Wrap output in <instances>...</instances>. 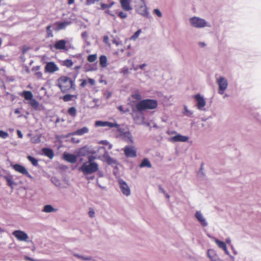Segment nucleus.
Masks as SVG:
<instances>
[{"label":"nucleus","mask_w":261,"mask_h":261,"mask_svg":"<svg viewBox=\"0 0 261 261\" xmlns=\"http://www.w3.org/2000/svg\"><path fill=\"white\" fill-rule=\"evenodd\" d=\"M99 150H103L105 152V154L103 156H108V164H111L114 163L113 159L108 155L103 147H92L91 146H85L79 149L77 152V155L79 156H85L89 154H95L98 152Z\"/></svg>","instance_id":"f257e3e1"},{"label":"nucleus","mask_w":261,"mask_h":261,"mask_svg":"<svg viewBox=\"0 0 261 261\" xmlns=\"http://www.w3.org/2000/svg\"><path fill=\"white\" fill-rule=\"evenodd\" d=\"M158 106V101L155 99H145L139 101L133 109V111L136 110L141 112L146 110H153Z\"/></svg>","instance_id":"f03ea898"},{"label":"nucleus","mask_w":261,"mask_h":261,"mask_svg":"<svg viewBox=\"0 0 261 261\" xmlns=\"http://www.w3.org/2000/svg\"><path fill=\"white\" fill-rule=\"evenodd\" d=\"M189 22L192 27L197 29L204 28L205 27L211 28V23L205 19L202 18L193 16L189 19Z\"/></svg>","instance_id":"7ed1b4c3"},{"label":"nucleus","mask_w":261,"mask_h":261,"mask_svg":"<svg viewBox=\"0 0 261 261\" xmlns=\"http://www.w3.org/2000/svg\"><path fill=\"white\" fill-rule=\"evenodd\" d=\"M79 170L84 175H89L96 172L98 170V165L96 163L85 162Z\"/></svg>","instance_id":"20e7f679"},{"label":"nucleus","mask_w":261,"mask_h":261,"mask_svg":"<svg viewBox=\"0 0 261 261\" xmlns=\"http://www.w3.org/2000/svg\"><path fill=\"white\" fill-rule=\"evenodd\" d=\"M58 87L62 92H65L68 89L71 88L73 85L72 80L67 76H62L58 79Z\"/></svg>","instance_id":"39448f33"},{"label":"nucleus","mask_w":261,"mask_h":261,"mask_svg":"<svg viewBox=\"0 0 261 261\" xmlns=\"http://www.w3.org/2000/svg\"><path fill=\"white\" fill-rule=\"evenodd\" d=\"M217 84L218 85V93L222 95L224 91L227 89L228 85L227 80L223 77L220 76L217 79Z\"/></svg>","instance_id":"423d86ee"},{"label":"nucleus","mask_w":261,"mask_h":261,"mask_svg":"<svg viewBox=\"0 0 261 261\" xmlns=\"http://www.w3.org/2000/svg\"><path fill=\"white\" fill-rule=\"evenodd\" d=\"M118 183L122 193L125 196H129L131 194V190L127 184L123 179H119Z\"/></svg>","instance_id":"0eeeda50"},{"label":"nucleus","mask_w":261,"mask_h":261,"mask_svg":"<svg viewBox=\"0 0 261 261\" xmlns=\"http://www.w3.org/2000/svg\"><path fill=\"white\" fill-rule=\"evenodd\" d=\"M194 98L196 101L197 108L200 111H205L206 101L204 98L200 94H197L194 96Z\"/></svg>","instance_id":"6e6552de"},{"label":"nucleus","mask_w":261,"mask_h":261,"mask_svg":"<svg viewBox=\"0 0 261 261\" xmlns=\"http://www.w3.org/2000/svg\"><path fill=\"white\" fill-rule=\"evenodd\" d=\"M11 166L15 171L20 173L23 175L27 176L29 178L32 179L33 176L29 173L27 169L22 165L16 164L12 165Z\"/></svg>","instance_id":"1a4fd4ad"},{"label":"nucleus","mask_w":261,"mask_h":261,"mask_svg":"<svg viewBox=\"0 0 261 261\" xmlns=\"http://www.w3.org/2000/svg\"><path fill=\"white\" fill-rule=\"evenodd\" d=\"M12 234L19 241L28 242V235L23 231L15 230L12 232Z\"/></svg>","instance_id":"9d476101"},{"label":"nucleus","mask_w":261,"mask_h":261,"mask_svg":"<svg viewBox=\"0 0 261 261\" xmlns=\"http://www.w3.org/2000/svg\"><path fill=\"white\" fill-rule=\"evenodd\" d=\"M195 217L197 221L203 227H206L208 225L207 221L203 214L200 211H196L195 214Z\"/></svg>","instance_id":"9b49d317"},{"label":"nucleus","mask_w":261,"mask_h":261,"mask_svg":"<svg viewBox=\"0 0 261 261\" xmlns=\"http://www.w3.org/2000/svg\"><path fill=\"white\" fill-rule=\"evenodd\" d=\"M207 256L208 257L210 261H224L221 259L216 251L212 249H208L207 251Z\"/></svg>","instance_id":"f8f14e48"},{"label":"nucleus","mask_w":261,"mask_h":261,"mask_svg":"<svg viewBox=\"0 0 261 261\" xmlns=\"http://www.w3.org/2000/svg\"><path fill=\"white\" fill-rule=\"evenodd\" d=\"M123 150L127 157L135 158L137 156L136 150L134 146H126Z\"/></svg>","instance_id":"ddd939ff"},{"label":"nucleus","mask_w":261,"mask_h":261,"mask_svg":"<svg viewBox=\"0 0 261 261\" xmlns=\"http://www.w3.org/2000/svg\"><path fill=\"white\" fill-rule=\"evenodd\" d=\"M117 136L122 140L127 142L133 143V137L130 132H118Z\"/></svg>","instance_id":"4468645a"},{"label":"nucleus","mask_w":261,"mask_h":261,"mask_svg":"<svg viewBox=\"0 0 261 261\" xmlns=\"http://www.w3.org/2000/svg\"><path fill=\"white\" fill-rule=\"evenodd\" d=\"M59 70L57 65L53 62H49L46 63L45 67V72L54 73Z\"/></svg>","instance_id":"2eb2a0df"},{"label":"nucleus","mask_w":261,"mask_h":261,"mask_svg":"<svg viewBox=\"0 0 261 261\" xmlns=\"http://www.w3.org/2000/svg\"><path fill=\"white\" fill-rule=\"evenodd\" d=\"M95 125L97 127H105V126H108L110 128H112L113 127H118V125L117 123H112L108 121H96L95 122Z\"/></svg>","instance_id":"dca6fc26"},{"label":"nucleus","mask_w":261,"mask_h":261,"mask_svg":"<svg viewBox=\"0 0 261 261\" xmlns=\"http://www.w3.org/2000/svg\"><path fill=\"white\" fill-rule=\"evenodd\" d=\"M63 159L67 162L70 163H74L77 160V157L76 155L67 152L64 153Z\"/></svg>","instance_id":"f3484780"},{"label":"nucleus","mask_w":261,"mask_h":261,"mask_svg":"<svg viewBox=\"0 0 261 261\" xmlns=\"http://www.w3.org/2000/svg\"><path fill=\"white\" fill-rule=\"evenodd\" d=\"M71 23L70 21H66L63 22H57L56 23V27L54 28L55 31H59L64 29L67 26Z\"/></svg>","instance_id":"a211bd4d"},{"label":"nucleus","mask_w":261,"mask_h":261,"mask_svg":"<svg viewBox=\"0 0 261 261\" xmlns=\"http://www.w3.org/2000/svg\"><path fill=\"white\" fill-rule=\"evenodd\" d=\"M188 139V137L177 135L171 138L170 140L172 142H186Z\"/></svg>","instance_id":"6ab92c4d"},{"label":"nucleus","mask_w":261,"mask_h":261,"mask_svg":"<svg viewBox=\"0 0 261 261\" xmlns=\"http://www.w3.org/2000/svg\"><path fill=\"white\" fill-rule=\"evenodd\" d=\"M120 3L122 8L126 11L132 10V8L130 5V0H120Z\"/></svg>","instance_id":"aec40b11"},{"label":"nucleus","mask_w":261,"mask_h":261,"mask_svg":"<svg viewBox=\"0 0 261 261\" xmlns=\"http://www.w3.org/2000/svg\"><path fill=\"white\" fill-rule=\"evenodd\" d=\"M66 41L65 40L57 41L54 44V47L57 49H64L66 48Z\"/></svg>","instance_id":"412c9836"},{"label":"nucleus","mask_w":261,"mask_h":261,"mask_svg":"<svg viewBox=\"0 0 261 261\" xmlns=\"http://www.w3.org/2000/svg\"><path fill=\"white\" fill-rule=\"evenodd\" d=\"M58 211L57 208L53 207L50 204L45 205L42 210V212L45 213H55Z\"/></svg>","instance_id":"4be33fe9"},{"label":"nucleus","mask_w":261,"mask_h":261,"mask_svg":"<svg viewBox=\"0 0 261 261\" xmlns=\"http://www.w3.org/2000/svg\"><path fill=\"white\" fill-rule=\"evenodd\" d=\"M138 13L143 16H145V17L148 16L149 12L148 11L147 7L145 5L141 6L139 7V8L138 9Z\"/></svg>","instance_id":"5701e85b"},{"label":"nucleus","mask_w":261,"mask_h":261,"mask_svg":"<svg viewBox=\"0 0 261 261\" xmlns=\"http://www.w3.org/2000/svg\"><path fill=\"white\" fill-rule=\"evenodd\" d=\"M21 95L24 98L25 100H30L33 98V95L31 91H23Z\"/></svg>","instance_id":"b1692460"},{"label":"nucleus","mask_w":261,"mask_h":261,"mask_svg":"<svg viewBox=\"0 0 261 261\" xmlns=\"http://www.w3.org/2000/svg\"><path fill=\"white\" fill-rule=\"evenodd\" d=\"M42 151L43 153L49 159H51L53 158L54 156V152L53 150L49 148H43L42 149Z\"/></svg>","instance_id":"393cba45"},{"label":"nucleus","mask_w":261,"mask_h":261,"mask_svg":"<svg viewBox=\"0 0 261 261\" xmlns=\"http://www.w3.org/2000/svg\"><path fill=\"white\" fill-rule=\"evenodd\" d=\"M99 64L102 68L107 66V58L105 55H101L99 58Z\"/></svg>","instance_id":"a878e982"},{"label":"nucleus","mask_w":261,"mask_h":261,"mask_svg":"<svg viewBox=\"0 0 261 261\" xmlns=\"http://www.w3.org/2000/svg\"><path fill=\"white\" fill-rule=\"evenodd\" d=\"M140 168H144V167H148V168H151V164L148 159L145 158L144 159L141 163L139 165Z\"/></svg>","instance_id":"bb28decb"},{"label":"nucleus","mask_w":261,"mask_h":261,"mask_svg":"<svg viewBox=\"0 0 261 261\" xmlns=\"http://www.w3.org/2000/svg\"><path fill=\"white\" fill-rule=\"evenodd\" d=\"M67 113L71 117L74 118L76 116L77 111L75 107H72L68 109Z\"/></svg>","instance_id":"cd10ccee"},{"label":"nucleus","mask_w":261,"mask_h":261,"mask_svg":"<svg viewBox=\"0 0 261 261\" xmlns=\"http://www.w3.org/2000/svg\"><path fill=\"white\" fill-rule=\"evenodd\" d=\"M73 98H77V95H71V94H66L63 96V100L64 101L67 102L71 100Z\"/></svg>","instance_id":"c85d7f7f"},{"label":"nucleus","mask_w":261,"mask_h":261,"mask_svg":"<svg viewBox=\"0 0 261 261\" xmlns=\"http://www.w3.org/2000/svg\"><path fill=\"white\" fill-rule=\"evenodd\" d=\"M73 255L74 257H75L77 259H79L82 260H85V261H87V259H88V256H89L85 255L84 254H80L75 253H74L73 254Z\"/></svg>","instance_id":"c756f323"},{"label":"nucleus","mask_w":261,"mask_h":261,"mask_svg":"<svg viewBox=\"0 0 261 261\" xmlns=\"http://www.w3.org/2000/svg\"><path fill=\"white\" fill-rule=\"evenodd\" d=\"M29 103L33 108H34L35 110H36L39 106L38 102L34 98H32V99L30 100Z\"/></svg>","instance_id":"7c9ffc66"},{"label":"nucleus","mask_w":261,"mask_h":261,"mask_svg":"<svg viewBox=\"0 0 261 261\" xmlns=\"http://www.w3.org/2000/svg\"><path fill=\"white\" fill-rule=\"evenodd\" d=\"M214 241L218 247L221 249H222L226 245L225 242L220 241L217 239H215Z\"/></svg>","instance_id":"2f4dec72"},{"label":"nucleus","mask_w":261,"mask_h":261,"mask_svg":"<svg viewBox=\"0 0 261 261\" xmlns=\"http://www.w3.org/2000/svg\"><path fill=\"white\" fill-rule=\"evenodd\" d=\"M27 159L31 162L32 165L34 166H38V160H36L35 158H33V156L31 155H28L27 156Z\"/></svg>","instance_id":"473e14b6"},{"label":"nucleus","mask_w":261,"mask_h":261,"mask_svg":"<svg viewBox=\"0 0 261 261\" xmlns=\"http://www.w3.org/2000/svg\"><path fill=\"white\" fill-rule=\"evenodd\" d=\"M40 135H37L36 136L32 137L31 138V141L33 143H38L40 142Z\"/></svg>","instance_id":"72a5a7b5"},{"label":"nucleus","mask_w":261,"mask_h":261,"mask_svg":"<svg viewBox=\"0 0 261 261\" xmlns=\"http://www.w3.org/2000/svg\"><path fill=\"white\" fill-rule=\"evenodd\" d=\"M184 111H185L184 112V115H185L186 116H188V117H192L193 112L189 110L186 106H184Z\"/></svg>","instance_id":"f704fd0d"},{"label":"nucleus","mask_w":261,"mask_h":261,"mask_svg":"<svg viewBox=\"0 0 261 261\" xmlns=\"http://www.w3.org/2000/svg\"><path fill=\"white\" fill-rule=\"evenodd\" d=\"M114 3H115L114 2H111L109 4L101 3L100 4L101 9L102 10H105L106 8H110L112 7V6L114 4Z\"/></svg>","instance_id":"c9c22d12"},{"label":"nucleus","mask_w":261,"mask_h":261,"mask_svg":"<svg viewBox=\"0 0 261 261\" xmlns=\"http://www.w3.org/2000/svg\"><path fill=\"white\" fill-rule=\"evenodd\" d=\"M142 32L141 29H139L138 31H137L134 35L131 37L130 39L133 40H136L139 36L140 35L141 33Z\"/></svg>","instance_id":"e433bc0d"},{"label":"nucleus","mask_w":261,"mask_h":261,"mask_svg":"<svg viewBox=\"0 0 261 261\" xmlns=\"http://www.w3.org/2000/svg\"><path fill=\"white\" fill-rule=\"evenodd\" d=\"M97 56L96 54L90 55L88 56L87 60L89 62H93L96 61Z\"/></svg>","instance_id":"4c0bfd02"},{"label":"nucleus","mask_w":261,"mask_h":261,"mask_svg":"<svg viewBox=\"0 0 261 261\" xmlns=\"http://www.w3.org/2000/svg\"><path fill=\"white\" fill-rule=\"evenodd\" d=\"M51 26L50 25H48L46 27V32H47V37H53V34L52 32V31L51 30Z\"/></svg>","instance_id":"58836bf2"},{"label":"nucleus","mask_w":261,"mask_h":261,"mask_svg":"<svg viewBox=\"0 0 261 261\" xmlns=\"http://www.w3.org/2000/svg\"><path fill=\"white\" fill-rule=\"evenodd\" d=\"M222 250L224 251V252L226 254H227V255H228L230 257V258H231L232 261H234V259H235L234 257L230 254L229 252L228 251V250L227 248L226 245L222 249Z\"/></svg>","instance_id":"ea45409f"},{"label":"nucleus","mask_w":261,"mask_h":261,"mask_svg":"<svg viewBox=\"0 0 261 261\" xmlns=\"http://www.w3.org/2000/svg\"><path fill=\"white\" fill-rule=\"evenodd\" d=\"M63 65L69 68L72 66L73 62L71 60L67 59L64 61Z\"/></svg>","instance_id":"a19ab883"},{"label":"nucleus","mask_w":261,"mask_h":261,"mask_svg":"<svg viewBox=\"0 0 261 261\" xmlns=\"http://www.w3.org/2000/svg\"><path fill=\"white\" fill-rule=\"evenodd\" d=\"M51 182L56 186L58 187H61V184L60 181L57 179V178H52Z\"/></svg>","instance_id":"79ce46f5"},{"label":"nucleus","mask_w":261,"mask_h":261,"mask_svg":"<svg viewBox=\"0 0 261 261\" xmlns=\"http://www.w3.org/2000/svg\"><path fill=\"white\" fill-rule=\"evenodd\" d=\"M6 180L7 182L8 185L13 188V186L15 185L14 181L13 180L12 178L11 177H6Z\"/></svg>","instance_id":"37998d69"},{"label":"nucleus","mask_w":261,"mask_h":261,"mask_svg":"<svg viewBox=\"0 0 261 261\" xmlns=\"http://www.w3.org/2000/svg\"><path fill=\"white\" fill-rule=\"evenodd\" d=\"M120 73L123 74H127L129 73V69L127 67L124 66L120 70Z\"/></svg>","instance_id":"c03bdc74"},{"label":"nucleus","mask_w":261,"mask_h":261,"mask_svg":"<svg viewBox=\"0 0 261 261\" xmlns=\"http://www.w3.org/2000/svg\"><path fill=\"white\" fill-rule=\"evenodd\" d=\"M118 15L119 17L122 19L126 18L127 16V15L126 13L123 12L122 11H120L118 13Z\"/></svg>","instance_id":"a18cd8bd"},{"label":"nucleus","mask_w":261,"mask_h":261,"mask_svg":"<svg viewBox=\"0 0 261 261\" xmlns=\"http://www.w3.org/2000/svg\"><path fill=\"white\" fill-rule=\"evenodd\" d=\"M153 13L159 17L162 16V13L159 9H155L153 10Z\"/></svg>","instance_id":"49530a36"},{"label":"nucleus","mask_w":261,"mask_h":261,"mask_svg":"<svg viewBox=\"0 0 261 261\" xmlns=\"http://www.w3.org/2000/svg\"><path fill=\"white\" fill-rule=\"evenodd\" d=\"M9 136L8 134L6 132H0V138L5 139Z\"/></svg>","instance_id":"de8ad7c7"},{"label":"nucleus","mask_w":261,"mask_h":261,"mask_svg":"<svg viewBox=\"0 0 261 261\" xmlns=\"http://www.w3.org/2000/svg\"><path fill=\"white\" fill-rule=\"evenodd\" d=\"M99 1L100 0H86V4L87 5H91Z\"/></svg>","instance_id":"09e8293b"},{"label":"nucleus","mask_w":261,"mask_h":261,"mask_svg":"<svg viewBox=\"0 0 261 261\" xmlns=\"http://www.w3.org/2000/svg\"><path fill=\"white\" fill-rule=\"evenodd\" d=\"M99 143L102 144L103 145H109V149H111L112 147V145L111 144H109V142L107 140H102L99 142Z\"/></svg>","instance_id":"8fccbe9b"},{"label":"nucleus","mask_w":261,"mask_h":261,"mask_svg":"<svg viewBox=\"0 0 261 261\" xmlns=\"http://www.w3.org/2000/svg\"><path fill=\"white\" fill-rule=\"evenodd\" d=\"M95 159V157L93 156L90 155L88 157V161L87 162V163H95L94 162V159Z\"/></svg>","instance_id":"3c124183"},{"label":"nucleus","mask_w":261,"mask_h":261,"mask_svg":"<svg viewBox=\"0 0 261 261\" xmlns=\"http://www.w3.org/2000/svg\"><path fill=\"white\" fill-rule=\"evenodd\" d=\"M88 82L91 85H94L95 83V80L91 78L88 79Z\"/></svg>","instance_id":"603ef678"},{"label":"nucleus","mask_w":261,"mask_h":261,"mask_svg":"<svg viewBox=\"0 0 261 261\" xmlns=\"http://www.w3.org/2000/svg\"><path fill=\"white\" fill-rule=\"evenodd\" d=\"M87 261H98V260L97 258H96L95 257H93L89 256Z\"/></svg>","instance_id":"864d4df0"},{"label":"nucleus","mask_w":261,"mask_h":261,"mask_svg":"<svg viewBox=\"0 0 261 261\" xmlns=\"http://www.w3.org/2000/svg\"><path fill=\"white\" fill-rule=\"evenodd\" d=\"M253 117L255 119H256L257 121L260 122L261 120L260 119V116L258 114L254 115Z\"/></svg>","instance_id":"5fc2aeb1"},{"label":"nucleus","mask_w":261,"mask_h":261,"mask_svg":"<svg viewBox=\"0 0 261 261\" xmlns=\"http://www.w3.org/2000/svg\"><path fill=\"white\" fill-rule=\"evenodd\" d=\"M105 12H106L107 14H109L110 15H111V16H112V17H114V19H115V15H114L113 14L111 13V11H110V10H106V11H105Z\"/></svg>","instance_id":"6e6d98bb"},{"label":"nucleus","mask_w":261,"mask_h":261,"mask_svg":"<svg viewBox=\"0 0 261 261\" xmlns=\"http://www.w3.org/2000/svg\"><path fill=\"white\" fill-rule=\"evenodd\" d=\"M87 84V81L86 80H84L81 84V86L84 87Z\"/></svg>","instance_id":"4d7b16f0"},{"label":"nucleus","mask_w":261,"mask_h":261,"mask_svg":"<svg viewBox=\"0 0 261 261\" xmlns=\"http://www.w3.org/2000/svg\"><path fill=\"white\" fill-rule=\"evenodd\" d=\"M103 42L105 43H107L108 42V41H109V37L108 36H105L103 37Z\"/></svg>","instance_id":"13d9d810"},{"label":"nucleus","mask_w":261,"mask_h":261,"mask_svg":"<svg viewBox=\"0 0 261 261\" xmlns=\"http://www.w3.org/2000/svg\"><path fill=\"white\" fill-rule=\"evenodd\" d=\"M40 67L39 66H34L32 68V70L33 71H38L40 69Z\"/></svg>","instance_id":"bf43d9fd"},{"label":"nucleus","mask_w":261,"mask_h":261,"mask_svg":"<svg viewBox=\"0 0 261 261\" xmlns=\"http://www.w3.org/2000/svg\"><path fill=\"white\" fill-rule=\"evenodd\" d=\"M35 75L39 78L41 77L42 76V74L41 72H36Z\"/></svg>","instance_id":"052dcab7"},{"label":"nucleus","mask_w":261,"mask_h":261,"mask_svg":"<svg viewBox=\"0 0 261 261\" xmlns=\"http://www.w3.org/2000/svg\"><path fill=\"white\" fill-rule=\"evenodd\" d=\"M147 66L146 64L144 63L142 64H141L139 66V68L141 69H144V68Z\"/></svg>","instance_id":"680f3d73"},{"label":"nucleus","mask_w":261,"mask_h":261,"mask_svg":"<svg viewBox=\"0 0 261 261\" xmlns=\"http://www.w3.org/2000/svg\"><path fill=\"white\" fill-rule=\"evenodd\" d=\"M161 190H162V192L165 194L166 197L168 199H169L170 198L169 195L168 194L166 193L163 189H161Z\"/></svg>","instance_id":"e2e57ef3"},{"label":"nucleus","mask_w":261,"mask_h":261,"mask_svg":"<svg viewBox=\"0 0 261 261\" xmlns=\"http://www.w3.org/2000/svg\"><path fill=\"white\" fill-rule=\"evenodd\" d=\"M88 36V34L86 32H84L82 33V37L83 38H86Z\"/></svg>","instance_id":"0e129e2a"},{"label":"nucleus","mask_w":261,"mask_h":261,"mask_svg":"<svg viewBox=\"0 0 261 261\" xmlns=\"http://www.w3.org/2000/svg\"><path fill=\"white\" fill-rule=\"evenodd\" d=\"M118 109L121 111V112H122L123 113H125V111L123 110V107L122 106H120L118 107Z\"/></svg>","instance_id":"69168bd1"},{"label":"nucleus","mask_w":261,"mask_h":261,"mask_svg":"<svg viewBox=\"0 0 261 261\" xmlns=\"http://www.w3.org/2000/svg\"><path fill=\"white\" fill-rule=\"evenodd\" d=\"M199 45L200 46L202 47H203L205 46V43L203 42H199Z\"/></svg>","instance_id":"338daca9"},{"label":"nucleus","mask_w":261,"mask_h":261,"mask_svg":"<svg viewBox=\"0 0 261 261\" xmlns=\"http://www.w3.org/2000/svg\"><path fill=\"white\" fill-rule=\"evenodd\" d=\"M85 132H75V134L77 135H83Z\"/></svg>","instance_id":"774afa93"}]
</instances>
